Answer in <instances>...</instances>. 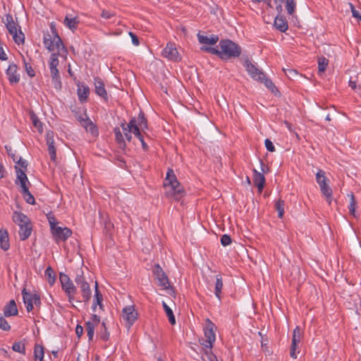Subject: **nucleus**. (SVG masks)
Masks as SVG:
<instances>
[{
  "instance_id": "nucleus-1",
  "label": "nucleus",
  "mask_w": 361,
  "mask_h": 361,
  "mask_svg": "<svg viewBox=\"0 0 361 361\" xmlns=\"http://www.w3.org/2000/svg\"><path fill=\"white\" fill-rule=\"evenodd\" d=\"M121 126L122 128L123 135L119 128H115L114 130L116 140L121 147L123 148L126 147L124 137L128 142H130L132 139V134H133L140 141L142 149L145 151L147 150L148 146L144 140L142 132L145 133V130L148 128V126L147 119L142 112H140L137 118L134 117L131 118L128 123H121Z\"/></svg>"
},
{
  "instance_id": "nucleus-2",
  "label": "nucleus",
  "mask_w": 361,
  "mask_h": 361,
  "mask_svg": "<svg viewBox=\"0 0 361 361\" xmlns=\"http://www.w3.org/2000/svg\"><path fill=\"white\" fill-rule=\"evenodd\" d=\"M216 325L209 319L205 320L203 328L205 339L202 343L204 355L208 361H218L216 356L212 353V348L216 341Z\"/></svg>"
},
{
  "instance_id": "nucleus-3",
  "label": "nucleus",
  "mask_w": 361,
  "mask_h": 361,
  "mask_svg": "<svg viewBox=\"0 0 361 361\" xmlns=\"http://www.w3.org/2000/svg\"><path fill=\"white\" fill-rule=\"evenodd\" d=\"M164 187L166 195L174 197L176 200H179L183 195V189L178 183L172 169H169L167 171Z\"/></svg>"
},
{
  "instance_id": "nucleus-4",
  "label": "nucleus",
  "mask_w": 361,
  "mask_h": 361,
  "mask_svg": "<svg viewBox=\"0 0 361 361\" xmlns=\"http://www.w3.org/2000/svg\"><path fill=\"white\" fill-rule=\"evenodd\" d=\"M221 51V59L229 60L239 57L242 52L241 47L231 39H221L219 43Z\"/></svg>"
},
{
  "instance_id": "nucleus-5",
  "label": "nucleus",
  "mask_w": 361,
  "mask_h": 361,
  "mask_svg": "<svg viewBox=\"0 0 361 361\" xmlns=\"http://www.w3.org/2000/svg\"><path fill=\"white\" fill-rule=\"evenodd\" d=\"M75 282L80 288L82 298V301L87 303L92 297V290L87 279L82 270L77 271Z\"/></svg>"
},
{
  "instance_id": "nucleus-6",
  "label": "nucleus",
  "mask_w": 361,
  "mask_h": 361,
  "mask_svg": "<svg viewBox=\"0 0 361 361\" xmlns=\"http://www.w3.org/2000/svg\"><path fill=\"white\" fill-rule=\"evenodd\" d=\"M316 181L319 185V188L323 196L325 197L326 200L329 204L331 203L333 200L332 190L329 185V180L326 176L325 172L319 169L316 173Z\"/></svg>"
},
{
  "instance_id": "nucleus-7",
  "label": "nucleus",
  "mask_w": 361,
  "mask_h": 361,
  "mask_svg": "<svg viewBox=\"0 0 361 361\" xmlns=\"http://www.w3.org/2000/svg\"><path fill=\"white\" fill-rule=\"evenodd\" d=\"M43 42L44 47L50 51H57L59 54H61L62 51L66 52L61 39L56 32H53V35L49 33L44 35Z\"/></svg>"
},
{
  "instance_id": "nucleus-8",
  "label": "nucleus",
  "mask_w": 361,
  "mask_h": 361,
  "mask_svg": "<svg viewBox=\"0 0 361 361\" xmlns=\"http://www.w3.org/2000/svg\"><path fill=\"white\" fill-rule=\"evenodd\" d=\"M6 28L8 32L12 35L14 42L18 44H23L25 41V35L21 31L20 27L18 28L16 24L14 23L11 16H6Z\"/></svg>"
},
{
  "instance_id": "nucleus-9",
  "label": "nucleus",
  "mask_w": 361,
  "mask_h": 361,
  "mask_svg": "<svg viewBox=\"0 0 361 361\" xmlns=\"http://www.w3.org/2000/svg\"><path fill=\"white\" fill-rule=\"evenodd\" d=\"M137 312L134 305H128L123 308L121 317L126 325L130 328L137 319Z\"/></svg>"
},
{
  "instance_id": "nucleus-10",
  "label": "nucleus",
  "mask_w": 361,
  "mask_h": 361,
  "mask_svg": "<svg viewBox=\"0 0 361 361\" xmlns=\"http://www.w3.org/2000/svg\"><path fill=\"white\" fill-rule=\"evenodd\" d=\"M244 66L249 75L255 80L262 82L264 79V73L259 69L249 59H246L244 62Z\"/></svg>"
},
{
  "instance_id": "nucleus-11",
  "label": "nucleus",
  "mask_w": 361,
  "mask_h": 361,
  "mask_svg": "<svg viewBox=\"0 0 361 361\" xmlns=\"http://www.w3.org/2000/svg\"><path fill=\"white\" fill-rule=\"evenodd\" d=\"M23 299L27 312L33 310V305H40V297L37 294L28 293L25 288L22 290Z\"/></svg>"
},
{
  "instance_id": "nucleus-12",
  "label": "nucleus",
  "mask_w": 361,
  "mask_h": 361,
  "mask_svg": "<svg viewBox=\"0 0 361 361\" xmlns=\"http://www.w3.org/2000/svg\"><path fill=\"white\" fill-rule=\"evenodd\" d=\"M51 233L54 240L58 243L60 241H66L72 235V231L67 227L52 226Z\"/></svg>"
},
{
  "instance_id": "nucleus-13",
  "label": "nucleus",
  "mask_w": 361,
  "mask_h": 361,
  "mask_svg": "<svg viewBox=\"0 0 361 361\" xmlns=\"http://www.w3.org/2000/svg\"><path fill=\"white\" fill-rule=\"evenodd\" d=\"M153 274L161 289L166 290L170 287L168 277L159 264L154 266Z\"/></svg>"
},
{
  "instance_id": "nucleus-14",
  "label": "nucleus",
  "mask_w": 361,
  "mask_h": 361,
  "mask_svg": "<svg viewBox=\"0 0 361 361\" xmlns=\"http://www.w3.org/2000/svg\"><path fill=\"white\" fill-rule=\"evenodd\" d=\"M161 54L164 57L171 61H177L180 59L176 44L173 43H168L166 47L162 50Z\"/></svg>"
},
{
  "instance_id": "nucleus-15",
  "label": "nucleus",
  "mask_w": 361,
  "mask_h": 361,
  "mask_svg": "<svg viewBox=\"0 0 361 361\" xmlns=\"http://www.w3.org/2000/svg\"><path fill=\"white\" fill-rule=\"evenodd\" d=\"M99 323L100 317L95 314H92L91 319L86 322V331L89 341H92L94 334V329Z\"/></svg>"
},
{
  "instance_id": "nucleus-16",
  "label": "nucleus",
  "mask_w": 361,
  "mask_h": 361,
  "mask_svg": "<svg viewBox=\"0 0 361 361\" xmlns=\"http://www.w3.org/2000/svg\"><path fill=\"white\" fill-rule=\"evenodd\" d=\"M6 74L11 84H17L20 81V74L18 73V66L12 63L6 69Z\"/></svg>"
},
{
  "instance_id": "nucleus-17",
  "label": "nucleus",
  "mask_w": 361,
  "mask_h": 361,
  "mask_svg": "<svg viewBox=\"0 0 361 361\" xmlns=\"http://www.w3.org/2000/svg\"><path fill=\"white\" fill-rule=\"evenodd\" d=\"M78 119L81 126L85 128L87 132L90 133L93 135H97L98 134L97 127L86 114L84 116H80Z\"/></svg>"
},
{
  "instance_id": "nucleus-18",
  "label": "nucleus",
  "mask_w": 361,
  "mask_h": 361,
  "mask_svg": "<svg viewBox=\"0 0 361 361\" xmlns=\"http://www.w3.org/2000/svg\"><path fill=\"white\" fill-rule=\"evenodd\" d=\"M95 93L104 101H108L109 97L102 80L98 77L94 78Z\"/></svg>"
},
{
  "instance_id": "nucleus-19",
  "label": "nucleus",
  "mask_w": 361,
  "mask_h": 361,
  "mask_svg": "<svg viewBox=\"0 0 361 361\" xmlns=\"http://www.w3.org/2000/svg\"><path fill=\"white\" fill-rule=\"evenodd\" d=\"M47 145H48V152L50 156V159L55 161L56 159V152L54 147V133L52 131H48L46 133Z\"/></svg>"
},
{
  "instance_id": "nucleus-20",
  "label": "nucleus",
  "mask_w": 361,
  "mask_h": 361,
  "mask_svg": "<svg viewBox=\"0 0 361 361\" xmlns=\"http://www.w3.org/2000/svg\"><path fill=\"white\" fill-rule=\"evenodd\" d=\"M62 290L65 292L68 296V302L73 303L75 300V295L77 293V289L73 281H70L61 286Z\"/></svg>"
},
{
  "instance_id": "nucleus-21",
  "label": "nucleus",
  "mask_w": 361,
  "mask_h": 361,
  "mask_svg": "<svg viewBox=\"0 0 361 361\" xmlns=\"http://www.w3.org/2000/svg\"><path fill=\"white\" fill-rule=\"evenodd\" d=\"M78 90L77 94L78 97V99L81 102H86L88 99L90 94V88L89 87L83 82H78L77 83Z\"/></svg>"
},
{
  "instance_id": "nucleus-22",
  "label": "nucleus",
  "mask_w": 361,
  "mask_h": 361,
  "mask_svg": "<svg viewBox=\"0 0 361 361\" xmlns=\"http://www.w3.org/2000/svg\"><path fill=\"white\" fill-rule=\"evenodd\" d=\"M12 219L19 227L31 224L30 219L26 215L17 211L13 212Z\"/></svg>"
},
{
  "instance_id": "nucleus-23",
  "label": "nucleus",
  "mask_w": 361,
  "mask_h": 361,
  "mask_svg": "<svg viewBox=\"0 0 361 361\" xmlns=\"http://www.w3.org/2000/svg\"><path fill=\"white\" fill-rule=\"evenodd\" d=\"M103 296L102 294L99 291L98 289V283L97 282H95L94 285V300L92 303V310L94 312L97 311V306L99 305L100 310H103Z\"/></svg>"
},
{
  "instance_id": "nucleus-24",
  "label": "nucleus",
  "mask_w": 361,
  "mask_h": 361,
  "mask_svg": "<svg viewBox=\"0 0 361 361\" xmlns=\"http://www.w3.org/2000/svg\"><path fill=\"white\" fill-rule=\"evenodd\" d=\"M253 173V182L257 187L258 191L261 192L264 187L265 178L262 173L258 172L256 169H254Z\"/></svg>"
},
{
  "instance_id": "nucleus-25",
  "label": "nucleus",
  "mask_w": 361,
  "mask_h": 361,
  "mask_svg": "<svg viewBox=\"0 0 361 361\" xmlns=\"http://www.w3.org/2000/svg\"><path fill=\"white\" fill-rule=\"evenodd\" d=\"M198 41L202 44H211L214 45L219 41V37L216 35L206 36L198 33L197 35Z\"/></svg>"
},
{
  "instance_id": "nucleus-26",
  "label": "nucleus",
  "mask_w": 361,
  "mask_h": 361,
  "mask_svg": "<svg viewBox=\"0 0 361 361\" xmlns=\"http://www.w3.org/2000/svg\"><path fill=\"white\" fill-rule=\"evenodd\" d=\"M17 305L14 300H11L4 308V314L5 317L15 316L18 314Z\"/></svg>"
},
{
  "instance_id": "nucleus-27",
  "label": "nucleus",
  "mask_w": 361,
  "mask_h": 361,
  "mask_svg": "<svg viewBox=\"0 0 361 361\" xmlns=\"http://www.w3.org/2000/svg\"><path fill=\"white\" fill-rule=\"evenodd\" d=\"M275 27L281 32H285L288 29L287 20L281 16H277L274 20Z\"/></svg>"
},
{
  "instance_id": "nucleus-28",
  "label": "nucleus",
  "mask_w": 361,
  "mask_h": 361,
  "mask_svg": "<svg viewBox=\"0 0 361 361\" xmlns=\"http://www.w3.org/2000/svg\"><path fill=\"white\" fill-rule=\"evenodd\" d=\"M16 173H17V178H18V180L20 183V187H21V190H27V188H28V187L27 185V183H29L27 175L21 169L17 170Z\"/></svg>"
},
{
  "instance_id": "nucleus-29",
  "label": "nucleus",
  "mask_w": 361,
  "mask_h": 361,
  "mask_svg": "<svg viewBox=\"0 0 361 361\" xmlns=\"http://www.w3.org/2000/svg\"><path fill=\"white\" fill-rule=\"evenodd\" d=\"M31 233H32L31 224H28L27 226H23L19 227L18 234H19L20 240H25L27 239L30 236Z\"/></svg>"
},
{
  "instance_id": "nucleus-30",
  "label": "nucleus",
  "mask_w": 361,
  "mask_h": 361,
  "mask_svg": "<svg viewBox=\"0 0 361 361\" xmlns=\"http://www.w3.org/2000/svg\"><path fill=\"white\" fill-rule=\"evenodd\" d=\"M8 235L6 230L0 231V247L4 250L9 249Z\"/></svg>"
},
{
  "instance_id": "nucleus-31",
  "label": "nucleus",
  "mask_w": 361,
  "mask_h": 361,
  "mask_svg": "<svg viewBox=\"0 0 361 361\" xmlns=\"http://www.w3.org/2000/svg\"><path fill=\"white\" fill-rule=\"evenodd\" d=\"M216 282L214 287V293L216 297L221 300V293L223 288V280L221 274H217L215 276Z\"/></svg>"
},
{
  "instance_id": "nucleus-32",
  "label": "nucleus",
  "mask_w": 361,
  "mask_h": 361,
  "mask_svg": "<svg viewBox=\"0 0 361 361\" xmlns=\"http://www.w3.org/2000/svg\"><path fill=\"white\" fill-rule=\"evenodd\" d=\"M64 25L71 30H75L79 23V20L76 17L70 18L68 16L64 19Z\"/></svg>"
},
{
  "instance_id": "nucleus-33",
  "label": "nucleus",
  "mask_w": 361,
  "mask_h": 361,
  "mask_svg": "<svg viewBox=\"0 0 361 361\" xmlns=\"http://www.w3.org/2000/svg\"><path fill=\"white\" fill-rule=\"evenodd\" d=\"M302 329L299 326H297L293 330L291 343L299 345L302 338Z\"/></svg>"
},
{
  "instance_id": "nucleus-34",
  "label": "nucleus",
  "mask_w": 361,
  "mask_h": 361,
  "mask_svg": "<svg viewBox=\"0 0 361 361\" xmlns=\"http://www.w3.org/2000/svg\"><path fill=\"white\" fill-rule=\"evenodd\" d=\"M44 356V348L42 345L36 344L34 347V357L35 361H43Z\"/></svg>"
},
{
  "instance_id": "nucleus-35",
  "label": "nucleus",
  "mask_w": 361,
  "mask_h": 361,
  "mask_svg": "<svg viewBox=\"0 0 361 361\" xmlns=\"http://www.w3.org/2000/svg\"><path fill=\"white\" fill-rule=\"evenodd\" d=\"M163 307L165 311L166 314L167 315L169 318V322L173 325L176 324V319L175 316L173 313L172 310L166 305L165 302H163Z\"/></svg>"
},
{
  "instance_id": "nucleus-36",
  "label": "nucleus",
  "mask_w": 361,
  "mask_h": 361,
  "mask_svg": "<svg viewBox=\"0 0 361 361\" xmlns=\"http://www.w3.org/2000/svg\"><path fill=\"white\" fill-rule=\"evenodd\" d=\"M12 350L15 352L25 354V345L23 341L15 342L12 345Z\"/></svg>"
},
{
  "instance_id": "nucleus-37",
  "label": "nucleus",
  "mask_w": 361,
  "mask_h": 361,
  "mask_svg": "<svg viewBox=\"0 0 361 361\" xmlns=\"http://www.w3.org/2000/svg\"><path fill=\"white\" fill-rule=\"evenodd\" d=\"M32 125L34 127L37 128L39 133H42L43 132V127L42 122L39 120L37 116L35 114H32L30 116Z\"/></svg>"
},
{
  "instance_id": "nucleus-38",
  "label": "nucleus",
  "mask_w": 361,
  "mask_h": 361,
  "mask_svg": "<svg viewBox=\"0 0 361 361\" xmlns=\"http://www.w3.org/2000/svg\"><path fill=\"white\" fill-rule=\"evenodd\" d=\"M44 274L48 279L49 283L51 286H53L56 280V276L54 270L50 267H49L48 268L46 269Z\"/></svg>"
},
{
  "instance_id": "nucleus-39",
  "label": "nucleus",
  "mask_w": 361,
  "mask_h": 361,
  "mask_svg": "<svg viewBox=\"0 0 361 361\" xmlns=\"http://www.w3.org/2000/svg\"><path fill=\"white\" fill-rule=\"evenodd\" d=\"M201 50L211 53L212 54H215V55L218 56L221 59V51L219 47L215 48V47H209L203 46L201 47Z\"/></svg>"
},
{
  "instance_id": "nucleus-40",
  "label": "nucleus",
  "mask_w": 361,
  "mask_h": 361,
  "mask_svg": "<svg viewBox=\"0 0 361 361\" xmlns=\"http://www.w3.org/2000/svg\"><path fill=\"white\" fill-rule=\"evenodd\" d=\"M348 196L350 197V203L348 205L349 212L350 214L355 216V206H356L355 198L353 193H352V192L350 194H349Z\"/></svg>"
},
{
  "instance_id": "nucleus-41",
  "label": "nucleus",
  "mask_w": 361,
  "mask_h": 361,
  "mask_svg": "<svg viewBox=\"0 0 361 361\" xmlns=\"http://www.w3.org/2000/svg\"><path fill=\"white\" fill-rule=\"evenodd\" d=\"M286 8L287 13L289 15L293 14L296 7V1L295 0H287L286 2Z\"/></svg>"
},
{
  "instance_id": "nucleus-42",
  "label": "nucleus",
  "mask_w": 361,
  "mask_h": 361,
  "mask_svg": "<svg viewBox=\"0 0 361 361\" xmlns=\"http://www.w3.org/2000/svg\"><path fill=\"white\" fill-rule=\"evenodd\" d=\"M329 61L324 57L319 58L318 59V70L319 72L323 73L326 69Z\"/></svg>"
},
{
  "instance_id": "nucleus-43",
  "label": "nucleus",
  "mask_w": 361,
  "mask_h": 361,
  "mask_svg": "<svg viewBox=\"0 0 361 361\" xmlns=\"http://www.w3.org/2000/svg\"><path fill=\"white\" fill-rule=\"evenodd\" d=\"M276 209L279 218H282L284 214V201L279 200L275 204Z\"/></svg>"
},
{
  "instance_id": "nucleus-44",
  "label": "nucleus",
  "mask_w": 361,
  "mask_h": 361,
  "mask_svg": "<svg viewBox=\"0 0 361 361\" xmlns=\"http://www.w3.org/2000/svg\"><path fill=\"white\" fill-rule=\"evenodd\" d=\"M299 353H300L299 345L291 343V345H290V356L293 359H296L298 357V355Z\"/></svg>"
},
{
  "instance_id": "nucleus-45",
  "label": "nucleus",
  "mask_w": 361,
  "mask_h": 361,
  "mask_svg": "<svg viewBox=\"0 0 361 361\" xmlns=\"http://www.w3.org/2000/svg\"><path fill=\"white\" fill-rule=\"evenodd\" d=\"M26 202L30 204H35V198L32 195V194L30 192L29 189L27 188V190H21Z\"/></svg>"
},
{
  "instance_id": "nucleus-46",
  "label": "nucleus",
  "mask_w": 361,
  "mask_h": 361,
  "mask_svg": "<svg viewBox=\"0 0 361 361\" xmlns=\"http://www.w3.org/2000/svg\"><path fill=\"white\" fill-rule=\"evenodd\" d=\"M50 73L52 78V81L55 84L59 82V72L57 68H50Z\"/></svg>"
},
{
  "instance_id": "nucleus-47",
  "label": "nucleus",
  "mask_w": 361,
  "mask_h": 361,
  "mask_svg": "<svg viewBox=\"0 0 361 361\" xmlns=\"http://www.w3.org/2000/svg\"><path fill=\"white\" fill-rule=\"evenodd\" d=\"M59 65V59L57 54H51L50 56L49 61V68H57Z\"/></svg>"
},
{
  "instance_id": "nucleus-48",
  "label": "nucleus",
  "mask_w": 361,
  "mask_h": 361,
  "mask_svg": "<svg viewBox=\"0 0 361 361\" xmlns=\"http://www.w3.org/2000/svg\"><path fill=\"white\" fill-rule=\"evenodd\" d=\"M264 84V85L270 90L271 92H274L276 90V87L274 84L272 82V81L268 78H266V75H264V79L262 82Z\"/></svg>"
},
{
  "instance_id": "nucleus-49",
  "label": "nucleus",
  "mask_w": 361,
  "mask_h": 361,
  "mask_svg": "<svg viewBox=\"0 0 361 361\" xmlns=\"http://www.w3.org/2000/svg\"><path fill=\"white\" fill-rule=\"evenodd\" d=\"M221 243L223 246H228L231 243V238L227 234H224L221 238Z\"/></svg>"
},
{
  "instance_id": "nucleus-50",
  "label": "nucleus",
  "mask_w": 361,
  "mask_h": 361,
  "mask_svg": "<svg viewBox=\"0 0 361 361\" xmlns=\"http://www.w3.org/2000/svg\"><path fill=\"white\" fill-rule=\"evenodd\" d=\"M24 64H25V71H26L27 74L30 77H34L35 75V71L32 68L31 65L26 63L25 61H24Z\"/></svg>"
},
{
  "instance_id": "nucleus-51",
  "label": "nucleus",
  "mask_w": 361,
  "mask_h": 361,
  "mask_svg": "<svg viewBox=\"0 0 361 361\" xmlns=\"http://www.w3.org/2000/svg\"><path fill=\"white\" fill-rule=\"evenodd\" d=\"M59 280H60V283H61V285L63 286L66 283H69L70 281H72L69 276L66 274H63V273H60L59 274Z\"/></svg>"
},
{
  "instance_id": "nucleus-52",
  "label": "nucleus",
  "mask_w": 361,
  "mask_h": 361,
  "mask_svg": "<svg viewBox=\"0 0 361 361\" xmlns=\"http://www.w3.org/2000/svg\"><path fill=\"white\" fill-rule=\"evenodd\" d=\"M264 145H265L266 149L269 152H273L275 151V147H274V144L272 143V142L269 139L265 140Z\"/></svg>"
},
{
  "instance_id": "nucleus-53",
  "label": "nucleus",
  "mask_w": 361,
  "mask_h": 361,
  "mask_svg": "<svg viewBox=\"0 0 361 361\" xmlns=\"http://www.w3.org/2000/svg\"><path fill=\"white\" fill-rule=\"evenodd\" d=\"M114 16H115L114 13H113L110 11H107V10H103L101 13V16L105 19H110L112 17H114Z\"/></svg>"
},
{
  "instance_id": "nucleus-54",
  "label": "nucleus",
  "mask_w": 361,
  "mask_h": 361,
  "mask_svg": "<svg viewBox=\"0 0 361 361\" xmlns=\"http://www.w3.org/2000/svg\"><path fill=\"white\" fill-rule=\"evenodd\" d=\"M349 5L351 9L353 16L361 20V16L360 15L359 11L355 8L354 6L351 3H350Z\"/></svg>"
},
{
  "instance_id": "nucleus-55",
  "label": "nucleus",
  "mask_w": 361,
  "mask_h": 361,
  "mask_svg": "<svg viewBox=\"0 0 361 361\" xmlns=\"http://www.w3.org/2000/svg\"><path fill=\"white\" fill-rule=\"evenodd\" d=\"M287 0H274V2L276 4V9L278 11V13H281L283 11V6L282 4L286 2Z\"/></svg>"
},
{
  "instance_id": "nucleus-56",
  "label": "nucleus",
  "mask_w": 361,
  "mask_h": 361,
  "mask_svg": "<svg viewBox=\"0 0 361 361\" xmlns=\"http://www.w3.org/2000/svg\"><path fill=\"white\" fill-rule=\"evenodd\" d=\"M129 35L131 37L132 43L135 46H138L140 44V42L137 37L132 32H129Z\"/></svg>"
},
{
  "instance_id": "nucleus-57",
  "label": "nucleus",
  "mask_w": 361,
  "mask_h": 361,
  "mask_svg": "<svg viewBox=\"0 0 361 361\" xmlns=\"http://www.w3.org/2000/svg\"><path fill=\"white\" fill-rule=\"evenodd\" d=\"M102 326H103V327L104 329L105 332L101 336V338L103 341H106L109 338V333L107 332L106 327L105 323L104 322H102Z\"/></svg>"
},
{
  "instance_id": "nucleus-58",
  "label": "nucleus",
  "mask_w": 361,
  "mask_h": 361,
  "mask_svg": "<svg viewBox=\"0 0 361 361\" xmlns=\"http://www.w3.org/2000/svg\"><path fill=\"white\" fill-rule=\"evenodd\" d=\"M8 57L6 54L5 53L3 47L0 45V59L1 61H6L7 60Z\"/></svg>"
},
{
  "instance_id": "nucleus-59",
  "label": "nucleus",
  "mask_w": 361,
  "mask_h": 361,
  "mask_svg": "<svg viewBox=\"0 0 361 361\" xmlns=\"http://www.w3.org/2000/svg\"><path fill=\"white\" fill-rule=\"evenodd\" d=\"M75 333L78 337H80L83 334V328L80 325H77L75 328Z\"/></svg>"
},
{
  "instance_id": "nucleus-60",
  "label": "nucleus",
  "mask_w": 361,
  "mask_h": 361,
  "mask_svg": "<svg viewBox=\"0 0 361 361\" xmlns=\"http://www.w3.org/2000/svg\"><path fill=\"white\" fill-rule=\"evenodd\" d=\"M49 223L50 224V228L51 229V226L54 227H58V226L56 224V219L54 217H48Z\"/></svg>"
},
{
  "instance_id": "nucleus-61",
  "label": "nucleus",
  "mask_w": 361,
  "mask_h": 361,
  "mask_svg": "<svg viewBox=\"0 0 361 361\" xmlns=\"http://www.w3.org/2000/svg\"><path fill=\"white\" fill-rule=\"evenodd\" d=\"M18 164L20 165L21 167L25 168L27 166L26 161L23 160V159L20 158L18 161Z\"/></svg>"
},
{
  "instance_id": "nucleus-62",
  "label": "nucleus",
  "mask_w": 361,
  "mask_h": 361,
  "mask_svg": "<svg viewBox=\"0 0 361 361\" xmlns=\"http://www.w3.org/2000/svg\"><path fill=\"white\" fill-rule=\"evenodd\" d=\"M349 86H350L352 89H355V87H356L355 82L352 81V80H350V81H349Z\"/></svg>"
},
{
  "instance_id": "nucleus-63",
  "label": "nucleus",
  "mask_w": 361,
  "mask_h": 361,
  "mask_svg": "<svg viewBox=\"0 0 361 361\" xmlns=\"http://www.w3.org/2000/svg\"><path fill=\"white\" fill-rule=\"evenodd\" d=\"M4 166L3 165L0 163V178H2L4 176Z\"/></svg>"
},
{
  "instance_id": "nucleus-64",
  "label": "nucleus",
  "mask_w": 361,
  "mask_h": 361,
  "mask_svg": "<svg viewBox=\"0 0 361 361\" xmlns=\"http://www.w3.org/2000/svg\"><path fill=\"white\" fill-rule=\"evenodd\" d=\"M253 3H260L262 2L263 0H251Z\"/></svg>"
}]
</instances>
